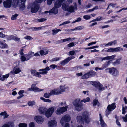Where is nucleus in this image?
<instances>
[{
	"label": "nucleus",
	"mask_w": 127,
	"mask_h": 127,
	"mask_svg": "<svg viewBox=\"0 0 127 127\" xmlns=\"http://www.w3.org/2000/svg\"><path fill=\"white\" fill-rule=\"evenodd\" d=\"M57 8H56L54 7L52 9L50 10L49 12L57 14L58 13V10Z\"/></svg>",
	"instance_id": "23"
},
{
	"label": "nucleus",
	"mask_w": 127,
	"mask_h": 127,
	"mask_svg": "<svg viewBox=\"0 0 127 127\" xmlns=\"http://www.w3.org/2000/svg\"><path fill=\"white\" fill-rule=\"evenodd\" d=\"M18 15L17 14H15L14 15H12L11 18V19L12 20L16 19V17Z\"/></svg>",
	"instance_id": "42"
},
{
	"label": "nucleus",
	"mask_w": 127,
	"mask_h": 127,
	"mask_svg": "<svg viewBox=\"0 0 127 127\" xmlns=\"http://www.w3.org/2000/svg\"><path fill=\"white\" fill-rule=\"evenodd\" d=\"M64 86H60V90L59 89V91L61 92L60 94H61L62 92L65 91V90L66 88Z\"/></svg>",
	"instance_id": "28"
},
{
	"label": "nucleus",
	"mask_w": 127,
	"mask_h": 127,
	"mask_svg": "<svg viewBox=\"0 0 127 127\" xmlns=\"http://www.w3.org/2000/svg\"><path fill=\"white\" fill-rule=\"evenodd\" d=\"M57 125V122L54 120H51L48 122V126L50 127H54Z\"/></svg>",
	"instance_id": "16"
},
{
	"label": "nucleus",
	"mask_w": 127,
	"mask_h": 127,
	"mask_svg": "<svg viewBox=\"0 0 127 127\" xmlns=\"http://www.w3.org/2000/svg\"><path fill=\"white\" fill-rule=\"evenodd\" d=\"M26 0H18V5L20 8H23L25 7L24 2Z\"/></svg>",
	"instance_id": "14"
},
{
	"label": "nucleus",
	"mask_w": 127,
	"mask_h": 127,
	"mask_svg": "<svg viewBox=\"0 0 127 127\" xmlns=\"http://www.w3.org/2000/svg\"><path fill=\"white\" fill-rule=\"evenodd\" d=\"M101 84L99 82H95L94 83V86L97 89L99 86H100Z\"/></svg>",
	"instance_id": "36"
},
{
	"label": "nucleus",
	"mask_w": 127,
	"mask_h": 127,
	"mask_svg": "<svg viewBox=\"0 0 127 127\" xmlns=\"http://www.w3.org/2000/svg\"><path fill=\"white\" fill-rule=\"evenodd\" d=\"M115 103H113L111 105H109L107 107V110L106 111V115L108 118V115L110 114V112L112 111V109H114L116 107V106L115 105Z\"/></svg>",
	"instance_id": "8"
},
{
	"label": "nucleus",
	"mask_w": 127,
	"mask_h": 127,
	"mask_svg": "<svg viewBox=\"0 0 127 127\" xmlns=\"http://www.w3.org/2000/svg\"><path fill=\"white\" fill-rule=\"evenodd\" d=\"M18 126L19 127H27V124L24 123H20Z\"/></svg>",
	"instance_id": "35"
},
{
	"label": "nucleus",
	"mask_w": 127,
	"mask_h": 127,
	"mask_svg": "<svg viewBox=\"0 0 127 127\" xmlns=\"http://www.w3.org/2000/svg\"><path fill=\"white\" fill-rule=\"evenodd\" d=\"M0 115L1 116H4L3 117L4 119L7 118L9 116V115L7 114L6 111H5L1 113Z\"/></svg>",
	"instance_id": "25"
},
{
	"label": "nucleus",
	"mask_w": 127,
	"mask_h": 127,
	"mask_svg": "<svg viewBox=\"0 0 127 127\" xmlns=\"http://www.w3.org/2000/svg\"><path fill=\"white\" fill-rule=\"evenodd\" d=\"M122 118L124 122H127V114L125 115V116L123 117Z\"/></svg>",
	"instance_id": "54"
},
{
	"label": "nucleus",
	"mask_w": 127,
	"mask_h": 127,
	"mask_svg": "<svg viewBox=\"0 0 127 127\" xmlns=\"http://www.w3.org/2000/svg\"><path fill=\"white\" fill-rule=\"evenodd\" d=\"M70 116L68 114H66L63 116L61 119L60 122L61 123L69 122L71 120Z\"/></svg>",
	"instance_id": "9"
},
{
	"label": "nucleus",
	"mask_w": 127,
	"mask_h": 127,
	"mask_svg": "<svg viewBox=\"0 0 127 127\" xmlns=\"http://www.w3.org/2000/svg\"><path fill=\"white\" fill-rule=\"evenodd\" d=\"M123 50V49L121 47H118L114 48V52H118L122 51Z\"/></svg>",
	"instance_id": "32"
},
{
	"label": "nucleus",
	"mask_w": 127,
	"mask_h": 127,
	"mask_svg": "<svg viewBox=\"0 0 127 127\" xmlns=\"http://www.w3.org/2000/svg\"><path fill=\"white\" fill-rule=\"evenodd\" d=\"M5 36V35L3 34L2 33L0 32V37L1 38H4Z\"/></svg>",
	"instance_id": "59"
},
{
	"label": "nucleus",
	"mask_w": 127,
	"mask_h": 127,
	"mask_svg": "<svg viewBox=\"0 0 127 127\" xmlns=\"http://www.w3.org/2000/svg\"><path fill=\"white\" fill-rule=\"evenodd\" d=\"M90 77L95 76L96 74V73L93 71H91L88 72Z\"/></svg>",
	"instance_id": "27"
},
{
	"label": "nucleus",
	"mask_w": 127,
	"mask_h": 127,
	"mask_svg": "<svg viewBox=\"0 0 127 127\" xmlns=\"http://www.w3.org/2000/svg\"><path fill=\"white\" fill-rule=\"evenodd\" d=\"M74 45V43L73 42L71 43L68 44V46L69 47H71Z\"/></svg>",
	"instance_id": "58"
},
{
	"label": "nucleus",
	"mask_w": 127,
	"mask_h": 127,
	"mask_svg": "<svg viewBox=\"0 0 127 127\" xmlns=\"http://www.w3.org/2000/svg\"><path fill=\"white\" fill-rule=\"evenodd\" d=\"M77 8L76 6L71 5L68 8L67 11L70 12H74V10H77Z\"/></svg>",
	"instance_id": "17"
},
{
	"label": "nucleus",
	"mask_w": 127,
	"mask_h": 127,
	"mask_svg": "<svg viewBox=\"0 0 127 127\" xmlns=\"http://www.w3.org/2000/svg\"><path fill=\"white\" fill-rule=\"evenodd\" d=\"M110 62V61H108L107 62H106L103 64L101 67L103 70L108 67L109 64Z\"/></svg>",
	"instance_id": "24"
},
{
	"label": "nucleus",
	"mask_w": 127,
	"mask_h": 127,
	"mask_svg": "<svg viewBox=\"0 0 127 127\" xmlns=\"http://www.w3.org/2000/svg\"><path fill=\"white\" fill-rule=\"evenodd\" d=\"M50 93L51 95H52L60 94L61 92L59 91V89H57L52 90Z\"/></svg>",
	"instance_id": "18"
},
{
	"label": "nucleus",
	"mask_w": 127,
	"mask_h": 127,
	"mask_svg": "<svg viewBox=\"0 0 127 127\" xmlns=\"http://www.w3.org/2000/svg\"><path fill=\"white\" fill-rule=\"evenodd\" d=\"M97 89L103 91L104 89V88L103 87V85L101 84Z\"/></svg>",
	"instance_id": "44"
},
{
	"label": "nucleus",
	"mask_w": 127,
	"mask_h": 127,
	"mask_svg": "<svg viewBox=\"0 0 127 127\" xmlns=\"http://www.w3.org/2000/svg\"><path fill=\"white\" fill-rule=\"evenodd\" d=\"M99 121L100 122V124L102 127H104L106 125V124L104 123L103 120L102 119V117L101 114H99Z\"/></svg>",
	"instance_id": "19"
},
{
	"label": "nucleus",
	"mask_w": 127,
	"mask_h": 127,
	"mask_svg": "<svg viewBox=\"0 0 127 127\" xmlns=\"http://www.w3.org/2000/svg\"><path fill=\"white\" fill-rule=\"evenodd\" d=\"M68 7V5L65 3H64L62 5L63 9L64 10L67 11Z\"/></svg>",
	"instance_id": "30"
},
{
	"label": "nucleus",
	"mask_w": 127,
	"mask_h": 127,
	"mask_svg": "<svg viewBox=\"0 0 127 127\" xmlns=\"http://www.w3.org/2000/svg\"><path fill=\"white\" fill-rule=\"evenodd\" d=\"M66 103L65 102H61L60 103V105L61 106H63L66 104Z\"/></svg>",
	"instance_id": "64"
},
{
	"label": "nucleus",
	"mask_w": 127,
	"mask_h": 127,
	"mask_svg": "<svg viewBox=\"0 0 127 127\" xmlns=\"http://www.w3.org/2000/svg\"><path fill=\"white\" fill-rule=\"evenodd\" d=\"M112 45H115L117 43V40H115L113 41H111Z\"/></svg>",
	"instance_id": "57"
},
{
	"label": "nucleus",
	"mask_w": 127,
	"mask_h": 127,
	"mask_svg": "<svg viewBox=\"0 0 127 127\" xmlns=\"http://www.w3.org/2000/svg\"><path fill=\"white\" fill-rule=\"evenodd\" d=\"M31 88L32 90L35 92H38L43 91V89H40L38 88L36 86L35 84H32L31 87Z\"/></svg>",
	"instance_id": "13"
},
{
	"label": "nucleus",
	"mask_w": 127,
	"mask_h": 127,
	"mask_svg": "<svg viewBox=\"0 0 127 127\" xmlns=\"http://www.w3.org/2000/svg\"><path fill=\"white\" fill-rule=\"evenodd\" d=\"M71 39V38L70 37H69L66 39H63V42H64L65 41H68L69 40H70Z\"/></svg>",
	"instance_id": "60"
},
{
	"label": "nucleus",
	"mask_w": 127,
	"mask_h": 127,
	"mask_svg": "<svg viewBox=\"0 0 127 127\" xmlns=\"http://www.w3.org/2000/svg\"><path fill=\"white\" fill-rule=\"evenodd\" d=\"M51 95L50 93H45L44 95L43 96L46 98H49Z\"/></svg>",
	"instance_id": "38"
},
{
	"label": "nucleus",
	"mask_w": 127,
	"mask_h": 127,
	"mask_svg": "<svg viewBox=\"0 0 127 127\" xmlns=\"http://www.w3.org/2000/svg\"><path fill=\"white\" fill-rule=\"evenodd\" d=\"M124 105H123L122 106V113L123 114H125L126 113V111L125 110V108L124 107Z\"/></svg>",
	"instance_id": "63"
},
{
	"label": "nucleus",
	"mask_w": 127,
	"mask_h": 127,
	"mask_svg": "<svg viewBox=\"0 0 127 127\" xmlns=\"http://www.w3.org/2000/svg\"><path fill=\"white\" fill-rule=\"evenodd\" d=\"M28 30L31 29L32 31H37V28L36 27H32L30 28H28Z\"/></svg>",
	"instance_id": "53"
},
{
	"label": "nucleus",
	"mask_w": 127,
	"mask_h": 127,
	"mask_svg": "<svg viewBox=\"0 0 127 127\" xmlns=\"http://www.w3.org/2000/svg\"><path fill=\"white\" fill-rule=\"evenodd\" d=\"M84 28V27L83 26H79L76 28V30H82Z\"/></svg>",
	"instance_id": "41"
},
{
	"label": "nucleus",
	"mask_w": 127,
	"mask_h": 127,
	"mask_svg": "<svg viewBox=\"0 0 127 127\" xmlns=\"http://www.w3.org/2000/svg\"><path fill=\"white\" fill-rule=\"evenodd\" d=\"M84 18L86 20H88L90 19L91 17L89 15H85L83 16Z\"/></svg>",
	"instance_id": "49"
},
{
	"label": "nucleus",
	"mask_w": 127,
	"mask_h": 127,
	"mask_svg": "<svg viewBox=\"0 0 127 127\" xmlns=\"http://www.w3.org/2000/svg\"><path fill=\"white\" fill-rule=\"evenodd\" d=\"M90 100V98L89 97H87L86 98H84L83 100H81V101L84 102V103H86L87 102H89Z\"/></svg>",
	"instance_id": "39"
},
{
	"label": "nucleus",
	"mask_w": 127,
	"mask_h": 127,
	"mask_svg": "<svg viewBox=\"0 0 127 127\" xmlns=\"http://www.w3.org/2000/svg\"><path fill=\"white\" fill-rule=\"evenodd\" d=\"M52 34L53 35H54L56 34L58 32L57 29H54L52 30Z\"/></svg>",
	"instance_id": "47"
},
{
	"label": "nucleus",
	"mask_w": 127,
	"mask_h": 127,
	"mask_svg": "<svg viewBox=\"0 0 127 127\" xmlns=\"http://www.w3.org/2000/svg\"><path fill=\"white\" fill-rule=\"evenodd\" d=\"M108 70L109 73L115 77L119 75L118 71L114 67L107 68L105 69V71L107 72Z\"/></svg>",
	"instance_id": "4"
},
{
	"label": "nucleus",
	"mask_w": 127,
	"mask_h": 127,
	"mask_svg": "<svg viewBox=\"0 0 127 127\" xmlns=\"http://www.w3.org/2000/svg\"><path fill=\"white\" fill-rule=\"evenodd\" d=\"M0 45V47L1 48H6L7 47V44L5 43H3L2 42Z\"/></svg>",
	"instance_id": "31"
},
{
	"label": "nucleus",
	"mask_w": 127,
	"mask_h": 127,
	"mask_svg": "<svg viewBox=\"0 0 127 127\" xmlns=\"http://www.w3.org/2000/svg\"><path fill=\"white\" fill-rule=\"evenodd\" d=\"M34 53L33 52H32V51L30 52L28 54V56L29 55L30 57L28 58H30V59L34 56Z\"/></svg>",
	"instance_id": "40"
},
{
	"label": "nucleus",
	"mask_w": 127,
	"mask_h": 127,
	"mask_svg": "<svg viewBox=\"0 0 127 127\" xmlns=\"http://www.w3.org/2000/svg\"><path fill=\"white\" fill-rule=\"evenodd\" d=\"M60 59V58H53L52 59L50 60L51 62H53L55 61H57L59 60Z\"/></svg>",
	"instance_id": "43"
},
{
	"label": "nucleus",
	"mask_w": 127,
	"mask_h": 127,
	"mask_svg": "<svg viewBox=\"0 0 127 127\" xmlns=\"http://www.w3.org/2000/svg\"><path fill=\"white\" fill-rule=\"evenodd\" d=\"M56 108L55 106L50 108L47 111L46 109L43 107H39L38 110L41 114H43L45 112V115L48 118L51 117L54 111V109Z\"/></svg>",
	"instance_id": "1"
},
{
	"label": "nucleus",
	"mask_w": 127,
	"mask_h": 127,
	"mask_svg": "<svg viewBox=\"0 0 127 127\" xmlns=\"http://www.w3.org/2000/svg\"><path fill=\"white\" fill-rule=\"evenodd\" d=\"M89 77L88 72L82 75L81 77L83 79H87Z\"/></svg>",
	"instance_id": "29"
},
{
	"label": "nucleus",
	"mask_w": 127,
	"mask_h": 127,
	"mask_svg": "<svg viewBox=\"0 0 127 127\" xmlns=\"http://www.w3.org/2000/svg\"><path fill=\"white\" fill-rule=\"evenodd\" d=\"M81 20V18L79 17L77 18L76 20L73 22V23H75L76 22H78L80 21Z\"/></svg>",
	"instance_id": "62"
},
{
	"label": "nucleus",
	"mask_w": 127,
	"mask_h": 127,
	"mask_svg": "<svg viewBox=\"0 0 127 127\" xmlns=\"http://www.w3.org/2000/svg\"><path fill=\"white\" fill-rule=\"evenodd\" d=\"M13 123L11 122H9L7 124H5L1 127H13Z\"/></svg>",
	"instance_id": "20"
},
{
	"label": "nucleus",
	"mask_w": 127,
	"mask_h": 127,
	"mask_svg": "<svg viewBox=\"0 0 127 127\" xmlns=\"http://www.w3.org/2000/svg\"><path fill=\"white\" fill-rule=\"evenodd\" d=\"M68 108L67 106H65V107H59L55 111V113L57 115H61V114H63L64 112L66 111L67 110Z\"/></svg>",
	"instance_id": "6"
},
{
	"label": "nucleus",
	"mask_w": 127,
	"mask_h": 127,
	"mask_svg": "<svg viewBox=\"0 0 127 127\" xmlns=\"http://www.w3.org/2000/svg\"><path fill=\"white\" fill-rule=\"evenodd\" d=\"M115 56V55H113L111 56H108L104 57L102 58V61L113 59L114 58Z\"/></svg>",
	"instance_id": "22"
},
{
	"label": "nucleus",
	"mask_w": 127,
	"mask_h": 127,
	"mask_svg": "<svg viewBox=\"0 0 127 127\" xmlns=\"http://www.w3.org/2000/svg\"><path fill=\"white\" fill-rule=\"evenodd\" d=\"M37 1L34 2L32 4L31 7V12L35 13L38 11L39 8V6Z\"/></svg>",
	"instance_id": "5"
},
{
	"label": "nucleus",
	"mask_w": 127,
	"mask_h": 127,
	"mask_svg": "<svg viewBox=\"0 0 127 127\" xmlns=\"http://www.w3.org/2000/svg\"><path fill=\"white\" fill-rule=\"evenodd\" d=\"M4 7L6 8H9L12 4V0H8L3 1V2Z\"/></svg>",
	"instance_id": "10"
},
{
	"label": "nucleus",
	"mask_w": 127,
	"mask_h": 127,
	"mask_svg": "<svg viewBox=\"0 0 127 127\" xmlns=\"http://www.w3.org/2000/svg\"><path fill=\"white\" fill-rule=\"evenodd\" d=\"M89 113L86 111H85L82 114L83 117L84 119L85 122L87 123H89L91 121V119L89 117Z\"/></svg>",
	"instance_id": "7"
},
{
	"label": "nucleus",
	"mask_w": 127,
	"mask_h": 127,
	"mask_svg": "<svg viewBox=\"0 0 127 127\" xmlns=\"http://www.w3.org/2000/svg\"><path fill=\"white\" fill-rule=\"evenodd\" d=\"M21 59L22 61L24 62L25 61L29 60L30 59V58H26V57L24 56H23L21 57Z\"/></svg>",
	"instance_id": "34"
},
{
	"label": "nucleus",
	"mask_w": 127,
	"mask_h": 127,
	"mask_svg": "<svg viewBox=\"0 0 127 127\" xmlns=\"http://www.w3.org/2000/svg\"><path fill=\"white\" fill-rule=\"evenodd\" d=\"M98 102V101L97 99H95L94 100L93 102V105L94 106H96Z\"/></svg>",
	"instance_id": "45"
},
{
	"label": "nucleus",
	"mask_w": 127,
	"mask_h": 127,
	"mask_svg": "<svg viewBox=\"0 0 127 127\" xmlns=\"http://www.w3.org/2000/svg\"><path fill=\"white\" fill-rule=\"evenodd\" d=\"M40 53L41 55H46L48 53V50L46 51L45 53V52L43 50H41L40 51Z\"/></svg>",
	"instance_id": "33"
},
{
	"label": "nucleus",
	"mask_w": 127,
	"mask_h": 127,
	"mask_svg": "<svg viewBox=\"0 0 127 127\" xmlns=\"http://www.w3.org/2000/svg\"><path fill=\"white\" fill-rule=\"evenodd\" d=\"M65 123H64L63 124L61 123L62 125L64 127H69V124L68 123H66L65 124Z\"/></svg>",
	"instance_id": "46"
},
{
	"label": "nucleus",
	"mask_w": 127,
	"mask_h": 127,
	"mask_svg": "<svg viewBox=\"0 0 127 127\" xmlns=\"http://www.w3.org/2000/svg\"><path fill=\"white\" fill-rule=\"evenodd\" d=\"M97 21H99L103 19V18L102 17H98L96 18Z\"/></svg>",
	"instance_id": "55"
},
{
	"label": "nucleus",
	"mask_w": 127,
	"mask_h": 127,
	"mask_svg": "<svg viewBox=\"0 0 127 127\" xmlns=\"http://www.w3.org/2000/svg\"><path fill=\"white\" fill-rule=\"evenodd\" d=\"M69 61L67 58L61 62V64L64 65L67 63Z\"/></svg>",
	"instance_id": "26"
},
{
	"label": "nucleus",
	"mask_w": 127,
	"mask_h": 127,
	"mask_svg": "<svg viewBox=\"0 0 127 127\" xmlns=\"http://www.w3.org/2000/svg\"><path fill=\"white\" fill-rule=\"evenodd\" d=\"M50 70L49 67L47 66L44 69H41L39 70V72H37L34 69H32L31 70V74L37 77L40 78L41 75L40 74L44 75L48 73V71Z\"/></svg>",
	"instance_id": "2"
},
{
	"label": "nucleus",
	"mask_w": 127,
	"mask_h": 127,
	"mask_svg": "<svg viewBox=\"0 0 127 127\" xmlns=\"http://www.w3.org/2000/svg\"><path fill=\"white\" fill-rule=\"evenodd\" d=\"M70 23V21H67L64 22H63V23H62V24H60L59 25V26H61L62 25H64L67 24H69Z\"/></svg>",
	"instance_id": "48"
},
{
	"label": "nucleus",
	"mask_w": 127,
	"mask_h": 127,
	"mask_svg": "<svg viewBox=\"0 0 127 127\" xmlns=\"http://www.w3.org/2000/svg\"><path fill=\"white\" fill-rule=\"evenodd\" d=\"M81 102L79 98L76 99L73 101L72 103L76 110L79 111L83 109V104Z\"/></svg>",
	"instance_id": "3"
},
{
	"label": "nucleus",
	"mask_w": 127,
	"mask_h": 127,
	"mask_svg": "<svg viewBox=\"0 0 127 127\" xmlns=\"http://www.w3.org/2000/svg\"><path fill=\"white\" fill-rule=\"evenodd\" d=\"M76 120L78 122L81 124H84L85 120L83 117L80 115H78L77 116Z\"/></svg>",
	"instance_id": "15"
},
{
	"label": "nucleus",
	"mask_w": 127,
	"mask_h": 127,
	"mask_svg": "<svg viewBox=\"0 0 127 127\" xmlns=\"http://www.w3.org/2000/svg\"><path fill=\"white\" fill-rule=\"evenodd\" d=\"M107 52H114V48H111L108 49L107 50Z\"/></svg>",
	"instance_id": "50"
},
{
	"label": "nucleus",
	"mask_w": 127,
	"mask_h": 127,
	"mask_svg": "<svg viewBox=\"0 0 127 127\" xmlns=\"http://www.w3.org/2000/svg\"><path fill=\"white\" fill-rule=\"evenodd\" d=\"M47 19H46L44 18H42L41 19H37L36 20V21L39 22H42L46 20Z\"/></svg>",
	"instance_id": "37"
},
{
	"label": "nucleus",
	"mask_w": 127,
	"mask_h": 127,
	"mask_svg": "<svg viewBox=\"0 0 127 127\" xmlns=\"http://www.w3.org/2000/svg\"><path fill=\"white\" fill-rule=\"evenodd\" d=\"M34 125L33 122H32L29 125V127H34Z\"/></svg>",
	"instance_id": "61"
},
{
	"label": "nucleus",
	"mask_w": 127,
	"mask_h": 127,
	"mask_svg": "<svg viewBox=\"0 0 127 127\" xmlns=\"http://www.w3.org/2000/svg\"><path fill=\"white\" fill-rule=\"evenodd\" d=\"M34 119L36 122L38 124H42L44 120V118L39 116H35Z\"/></svg>",
	"instance_id": "11"
},
{
	"label": "nucleus",
	"mask_w": 127,
	"mask_h": 127,
	"mask_svg": "<svg viewBox=\"0 0 127 127\" xmlns=\"http://www.w3.org/2000/svg\"><path fill=\"white\" fill-rule=\"evenodd\" d=\"M24 38L26 39L31 40L33 39L32 37L29 36H27L24 37Z\"/></svg>",
	"instance_id": "52"
},
{
	"label": "nucleus",
	"mask_w": 127,
	"mask_h": 127,
	"mask_svg": "<svg viewBox=\"0 0 127 127\" xmlns=\"http://www.w3.org/2000/svg\"><path fill=\"white\" fill-rule=\"evenodd\" d=\"M21 71V70L20 68L18 67L16 68L15 67L14 68L13 70L11 72L13 74V73L14 72L15 74H17L19 73Z\"/></svg>",
	"instance_id": "21"
},
{
	"label": "nucleus",
	"mask_w": 127,
	"mask_h": 127,
	"mask_svg": "<svg viewBox=\"0 0 127 127\" xmlns=\"http://www.w3.org/2000/svg\"><path fill=\"white\" fill-rule=\"evenodd\" d=\"M120 63V60L119 59H117L116 62H113V64L114 65H115L116 64H118Z\"/></svg>",
	"instance_id": "56"
},
{
	"label": "nucleus",
	"mask_w": 127,
	"mask_h": 127,
	"mask_svg": "<svg viewBox=\"0 0 127 127\" xmlns=\"http://www.w3.org/2000/svg\"><path fill=\"white\" fill-rule=\"evenodd\" d=\"M31 88L32 90L35 92H38L43 91V89H40L38 88L36 86L35 84H32L31 87Z\"/></svg>",
	"instance_id": "12"
},
{
	"label": "nucleus",
	"mask_w": 127,
	"mask_h": 127,
	"mask_svg": "<svg viewBox=\"0 0 127 127\" xmlns=\"http://www.w3.org/2000/svg\"><path fill=\"white\" fill-rule=\"evenodd\" d=\"M34 102L30 101L28 103V105L30 106H32L34 104Z\"/></svg>",
	"instance_id": "51"
}]
</instances>
